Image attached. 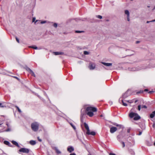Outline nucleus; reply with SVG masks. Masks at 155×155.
<instances>
[{
    "label": "nucleus",
    "instance_id": "obj_1",
    "mask_svg": "<svg viewBox=\"0 0 155 155\" xmlns=\"http://www.w3.org/2000/svg\"><path fill=\"white\" fill-rule=\"evenodd\" d=\"M97 111L96 108L92 107H88L86 108V111L87 114L90 117H92L94 114V112Z\"/></svg>",
    "mask_w": 155,
    "mask_h": 155
},
{
    "label": "nucleus",
    "instance_id": "obj_2",
    "mask_svg": "<svg viewBox=\"0 0 155 155\" xmlns=\"http://www.w3.org/2000/svg\"><path fill=\"white\" fill-rule=\"evenodd\" d=\"M129 116L130 118H134V120H138L140 118V117L137 114L133 112L129 114Z\"/></svg>",
    "mask_w": 155,
    "mask_h": 155
},
{
    "label": "nucleus",
    "instance_id": "obj_3",
    "mask_svg": "<svg viewBox=\"0 0 155 155\" xmlns=\"http://www.w3.org/2000/svg\"><path fill=\"white\" fill-rule=\"evenodd\" d=\"M39 124L37 122L32 123L31 125V127L32 130L34 131H37L39 128Z\"/></svg>",
    "mask_w": 155,
    "mask_h": 155
},
{
    "label": "nucleus",
    "instance_id": "obj_4",
    "mask_svg": "<svg viewBox=\"0 0 155 155\" xmlns=\"http://www.w3.org/2000/svg\"><path fill=\"white\" fill-rule=\"evenodd\" d=\"M84 126L85 129L87 130L86 134L87 135H91L94 136L95 135V133L94 131L90 132L89 127L88 124L86 123H84Z\"/></svg>",
    "mask_w": 155,
    "mask_h": 155
},
{
    "label": "nucleus",
    "instance_id": "obj_5",
    "mask_svg": "<svg viewBox=\"0 0 155 155\" xmlns=\"http://www.w3.org/2000/svg\"><path fill=\"white\" fill-rule=\"evenodd\" d=\"M127 141L129 143H130V146H132L134 145V144L135 141L134 138L131 137V136H130L127 139Z\"/></svg>",
    "mask_w": 155,
    "mask_h": 155
},
{
    "label": "nucleus",
    "instance_id": "obj_6",
    "mask_svg": "<svg viewBox=\"0 0 155 155\" xmlns=\"http://www.w3.org/2000/svg\"><path fill=\"white\" fill-rule=\"evenodd\" d=\"M19 152H21L25 153H28L29 152L30 150L28 148H21L19 150Z\"/></svg>",
    "mask_w": 155,
    "mask_h": 155
},
{
    "label": "nucleus",
    "instance_id": "obj_7",
    "mask_svg": "<svg viewBox=\"0 0 155 155\" xmlns=\"http://www.w3.org/2000/svg\"><path fill=\"white\" fill-rule=\"evenodd\" d=\"M142 69V68L141 67L138 66L134 68L130 67L128 69L130 71H135L139 70Z\"/></svg>",
    "mask_w": 155,
    "mask_h": 155
},
{
    "label": "nucleus",
    "instance_id": "obj_8",
    "mask_svg": "<svg viewBox=\"0 0 155 155\" xmlns=\"http://www.w3.org/2000/svg\"><path fill=\"white\" fill-rule=\"evenodd\" d=\"M68 123L70 124L71 126L72 127L74 131L77 132L76 128V124L75 123L73 122H68Z\"/></svg>",
    "mask_w": 155,
    "mask_h": 155
},
{
    "label": "nucleus",
    "instance_id": "obj_9",
    "mask_svg": "<svg viewBox=\"0 0 155 155\" xmlns=\"http://www.w3.org/2000/svg\"><path fill=\"white\" fill-rule=\"evenodd\" d=\"M96 65L95 63L90 62L89 64V68L90 70H94L95 68Z\"/></svg>",
    "mask_w": 155,
    "mask_h": 155
},
{
    "label": "nucleus",
    "instance_id": "obj_10",
    "mask_svg": "<svg viewBox=\"0 0 155 155\" xmlns=\"http://www.w3.org/2000/svg\"><path fill=\"white\" fill-rule=\"evenodd\" d=\"M117 128L115 127H112L110 128V132L111 133H113L117 130Z\"/></svg>",
    "mask_w": 155,
    "mask_h": 155
},
{
    "label": "nucleus",
    "instance_id": "obj_11",
    "mask_svg": "<svg viewBox=\"0 0 155 155\" xmlns=\"http://www.w3.org/2000/svg\"><path fill=\"white\" fill-rule=\"evenodd\" d=\"M74 150V147L71 146H68V152L71 153Z\"/></svg>",
    "mask_w": 155,
    "mask_h": 155
},
{
    "label": "nucleus",
    "instance_id": "obj_12",
    "mask_svg": "<svg viewBox=\"0 0 155 155\" xmlns=\"http://www.w3.org/2000/svg\"><path fill=\"white\" fill-rule=\"evenodd\" d=\"M101 63L105 66L109 67L112 66V64L111 63H107L104 62H101Z\"/></svg>",
    "mask_w": 155,
    "mask_h": 155
},
{
    "label": "nucleus",
    "instance_id": "obj_13",
    "mask_svg": "<svg viewBox=\"0 0 155 155\" xmlns=\"http://www.w3.org/2000/svg\"><path fill=\"white\" fill-rule=\"evenodd\" d=\"M28 70L29 71L32 76L34 77H35V75L34 73L31 69L29 68H28Z\"/></svg>",
    "mask_w": 155,
    "mask_h": 155
},
{
    "label": "nucleus",
    "instance_id": "obj_14",
    "mask_svg": "<svg viewBox=\"0 0 155 155\" xmlns=\"http://www.w3.org/2000/svg\"><path fill=\"white\" fill-rule=\"evenodd\" d=\"M122 138V136L120 134L118 135L117 137V140L120 142L121 141V140Z\"/></svg>",
    "mask_w": 155,
    "mask_h": 155
},
{
    "label": "nucleus",
    "instance_id": "obj_15",
    "mask_svg": "<svg viewBox=\"0 0 155 155\" xmlns=\"http://www.w3.org/2000/svg\"><path fill=\"white\" fill-rule=\"evenodd\" d=\"M29 143L31 145H34L36 144V141L35 140H31L30 141Z\"/></svg>",
    "mask_w": 155,
    "mask_h": 155
},
{
    "label": "nucleus",
    "instance_id": "obj_16",
    "mask_svg": "<svg viewBox=\"0 0 155 155\" xmlns=\"http://www.w3.org/2000/svg\"><path fill=\"white\" fill-rule=\"evenodd\" d=\"M54 54L55 55H62L64 54V53L61 52H54Z\"/></svg>",
    "mask_w": 155,
    "mask_h": 155
},
{
    "label": "nucleus",
    "instance_id": "obj_17",
    "mask_svg": "<svg viewBox=\"0 0 155 155\" xmlns=\"http://www.w3.org/2000/svg\"><path fill=\"white\" fill-rule=\"evenodd\" d=\"M146 143L147 145L149 146H151L153 144V143L151 141H147L146 142Z\"/></svg>",
    "mask_w": 155,
    "mask_h": 155
},
{
    "label": "nucleus",
    "instance_id": "obj_18",
    "mask_svg": "<svg viewBox=\"0 0 155 155\" xmlns=\"http://www.w3.org/2000/svg\"><path fill=\"white\" fill-rule=\"evenodd\" d=\"M54 149L55 150L57 154H60L61 153V152L58 149L57 147H54Z\"/></svg>",
    "mask_w": 155,
    "mask_h": 155
},
{
    "label": "nucleus",
    "instance_id": "obj_19",
    "mask_svg": "<svg viewBox=\"0 0 155 155\" xmlns=\"http://www.w3.org/2000/svg\"><path fill=\"white\" fill-rule=\"evenodd\" d=\"M154 116H155V110L150 115V117L151 118H153Z\"/></svg>",
    "mask_w": 155,
    "mask_h": 155
},
{
    "label": "nucleus",
    "instance_id": "obj_20",
    "mask_svg": "<svg viewBox=\"0 0 155 155\" xmlns=\"http://www.w3.org/2000/svg\"><path fill=\"white\" fill-rule=\"evenodd\" d=\"M12 143L14 145H15L16 146L19 147V145L17 142L16 141H12Z\"/></svg>",
    "mask_w": 155,
    "mask_h": 155
},
{
    "label": "nucleus",
    "instance_id": "obj_21",
    "mask_svg": "<svg viewBox=\"0 0 155 155\" xmlns=\"http://www.w3.org/2000/svg\"><path fill=\"white\" fill-rule=\"evenodd\" d=\"M4 143L5 144L8 145V146H10V145L11 144V143L8 141L6 140L4 141Z\"/></svg>",
    "mask_w": 155,
    "mask_h": 155
},
{
    "label": "nucleus",
    "instance_id": "obj_22",
    "mask_svg": "<svg viewBox=\"0 0 155 155\" xmlns=\"http://www.w3.org/2000/svg\"><path fill=\"white\" fill-rule=\"evenodd\" d=\"M124 13L125 14L127 15V16H130V13L128 10H125Z\"/></svg>",
    "mask_w": 155,
    "mask_h": 155
},
{
    "label": "nucleus",
    "instance_id": "obj_23",
    "mask_svg": "<svg viewBox=\"0 0 155 155\" xmlns=\"http://www.w3.org/2000/svg\"><path fill=\"white\" fill-rule=\"evenodd\" d=\"M113 124L114 125L116 126L117 127H119L120 128L122 126V125H121L119 124L115 123H114Z\"/></svg>",
    "mask_w": 155,
    "mask_h": 155
},
{
    "label": "nucleus",
    "instance_id": "obj_24",
    "mask_svg": "<svg viewBox=\"0 0 155 155\" xmlns=\"http://www.w3.org/2000/svg\"><path fill=\"white\" fill-rule=\"evenodd\" d=\"M15 107H16V108L17 109V110L19 112V113H21V110L17 106H15Z\"/></svg>",
    "mask_w": 155,
    "mask_h": 155
},
{
    "label": "nucleus",
    "instance_id": "obj_25",
    "mask_svg": "<svg viewBox=\"0 0 155 155\" xmlns=\"http://www.w3.org/2000/svg\"><path fill=\"white\" fill-rule=\"evenodd\" d=\"M121 101H122V104H123V105L124 106H127V104L126 103H125L123 100H121Z\"/></svg>",
    "mask_w": 155,
    "mask_h": 155
},
{
    "label": "nucleus",
    "instance_id": "obj_26",
    "mask_svg": "<svg viewBox=\"0 0 155 155\" xmlns=\"http://www.w3.org/2000/svg\"><path fill=\"white\" fill-rule=\"evenodd\" d=\"M120 143L122 144V147H124L125 146V143L123 141H121L120 142Z\"/></svg>",
    "mask_w": 155,
    "mask_h": 155
},
{
    "label": "nucleus",
    "instance_id": "obj_27",
    "mask_svg": "<svg viewBox=\"0 0 155 155\" xmlns=\"http://www.w3.org/2000/svg\"><path fill=\"white\" fill-rule=\"evenodd\" d=\"M96 17L97 18L100 19H101L102 18V16H101V15H97L96 16Z\"/></svg>",
    "mask_w": 155,
    "mask_h": 155
},
{
    "label": "nucleus",
    "instance_id": "obj_28",
    "mask_svg": "<svg viewBox=\"0 0 155 155\" xmlns=\"http://www.w3.org/2000/svg\"><path fill=\"white\" fill-rule=\"evenodd\" d=\"M84 53L85 55H87L89 54V52L86 51H84Z\"/></svg>",
    "mask_w": 155,
    "mask_h": 155
},
{
    "label": "nucleus",
    "instance_id": "obj_29",
    "mask_svg": "<svg viewBox=\"0 0 155 155\" xmlns=\"http://www.w3.org/2000/svg\"><path fill=\"white\" fill-rule=\"evenodd\" d=\"M83 32V31H76L75 32L76 33H81Z\"/></svg>",
    "mask_w": 155,
    "mask_h": 155
},
{
    "label": "nucleus",
    "instance_id": "obj_30",
    "mask_svg": "<svg viewBox=\"0 0 155 155\" xmlns=\"http://www.w3.org/2000/svg\"><path fill=\"white\" fill-rule=\"evenodd\" d=\"M84 115V113H83L82 112V110H81V119H82V117Z\"/></svg>",
    "mask_w": 155,
    "mask_h": 155
},
{
    "label": "nucleus",
    "instance_id": "obj_31",
    "mask_svg": "<svg viewBox=\"0 0 155 155\" xmlns=\"http://www.w3.org/2000/svg\"><path fill=\"white\" fill-rule=\"evenodd\" d=\"M141 108H144L146 109L147 108V107L146 105H142L141 106Z\"/></svg>",
    "mask_w": 155,
    "mask_h": 155
},
{
    "label": "nucleus",
    "instance_id": "obj_32",
    "mask_svg": "<svg viewBox=\"0 0 155 155\" xmlns=\"http://www.w3.org/2000/svg\"><path fill=\"white\" fill-rule=\"evenodd\" d=\"M141 108V106L140 105H139L138 106V109L139 110H140Z\"/></svg>",
    "mask_w": 155,
    "mask_h": 155
},
{
    "label": "nucleus",
    "instance_id": "obj_33",
    "mask_svg": "<svg viewBox=\"0 0 155 155\" xmlns=\"http://www.w3.org/2000/svg\"><path fill=\"white\" fill-rule=\"evenodd\" d=\"M31 48L34 49H37L38 48L37 47H36V46H31V47H30Z\"/></svg>",
    "mask_w": 155,
    "mask_h": 155
},
{
    "label": "nucleus",
    "instance_id": "obj_34",
    "mask_svg": "<svg viewBox=\"0 0 155 155\" xmlns=\"http://www.w3.org/2000/svg\"><path fill=\"white\" fill-rule=\"evenodd\" d=\"M53 26L54 27L56 28L57 26V24L56 23H54L53 24Z\"/></svg>",
    "mask_w": 155,
    "mask_h": 155
},
{
    "label": "nucleus",
    "instance_id": "obj_35",
    "mask_svg": "<svg viewBox=\"0 0 155 155\" xmlns=\"http://www.w3.org/2000/svg\"><path fill=\"white\" fill-rule=\"evenodd\" d=\"M16 41H17L18 43H19V40L18 39L17 37H16Z\"/></svg>",
    "mask_w": 155,
    "mask_h": 155
},
{
    "label": "nucleus",
    "instance_id": "obj_36",
    "mask_svg": "<svg viewBox=\"0 0 155 155\" xmlns=\"http://www.w3.org/2000/svg\"><path fill=\"white\" fill-rule=\"evenodd\" d=\"M69 155H76L74 153H71Z\"/></svg>",
    "mask_w": 155,
    "mask_h": 155
},
{
    "label": "nucleus",
    "instance_id": "obj_37",
    "mask_svg": "<svg viewBox=\"0 0 155 155\" xmlns=\"http://www.w3.org/2000/svg\"><path fill=\"white\" fill-rule=\"evenodd\" d=\"M154 92V91H150L148 93H149L151 94H152V93H153Z\"/></svg>",
    "mask_w": 155,
    "mask_h": 155
},
{
    "label": "nucleus",
    "instance_id": "obj_38",
    "mask_svg": "<svg viewBox=\"0 0 155 155\" xmlns=\"http://www.w3.org/2000/svg\"><path fill=\"white\" fill-rule=\"evenodd\" d=\"M46 22V21H41V24H44Z\"/></svg>",
    "mask_w": 155,
    "mask_h": 155
},
{
    "label": "nucleus",
    "instance_id": "obj_39",
    "mask_svg": "<svg viewBox=\"0 0 155 155\" xmlns=\"http://www.w3.org/2000/svg\"><path fill=\"white\" fill-rule=\"evenodd\" d=\"M38 139L39 141L41 142L42 141L41 139H39V137H38Z\"/></svg>",
    "mask_w": 155,
    "mask_h": 155
},
{
    "label": "nucleus",
    "instance_id": "obj_40",
    "mask_svg": "<svg viewBox=\"0 0 155 155\" xmlns=\"http://www.w3.org/2000/svg\"><path fill=\"white\" fill-rule=\"evenodd\" d=\"M127 20L128 21H130V16H127Z\"/></svg>",
    "mask_w": 155,
    "mask_h": 155
},
{
    "label": "nucleus",
    "instance_id": "obj_41",
    "mask_svg": "<svg viewBox=\"0 0 155 155\" xmlns=\"http://www.w3.org/2000/svg\"><path fill=\"white\" fill-rule=\"evenodd\" d=\"M109 155H116V154L114 153H109Z\"/></svg>",
    "mask_w": 155,
    "mask_h": 155
},
{
    "label": "nucleus",
    "instance_id": "obj_42",
    "mask_svg": "<svg viewBox=\"0 0 155 155\" xmlns=\"http://www.w3.org/2000/svg\"><path fill=\"white\" fill-rule=\"evenodd\" d=\"M143 91H140V92H137V94H139V93H143Z\"/></svg>",
    "mask_w": 155,
    "mask_h": 155
},
{
    "label": "nucleus",
    "instance_id": "obj_43",
    "mask_svg": "<svg viewBox=\"0 0 155 155\" xmlns=\"http://www.w3.org/2000/svg\"><path fill=\"white\" fill-rule=\"evenodd\" d=\"M35 20V18H33L32 19V22H34Z\"/></svg>",
    "mask_w": 155,
    "mask_h": 155
},
{
    "label": "nucleus",
    "instance_id": "obj_44",
    "mask_svg": "<svg viewBox=\"0 0 155 155\" xmlns=\"http://www.w3.org/2000/svg\"><path fill=\"white\" fill-rule=\"evenodd\" d=\"M3 106L2 105V103H0V107H3Z\"/></svg>",
    "mask_w": 155,
    "mask_h": 155
},
{
    "label": "nucleus",
    "instance_id": "obj_45",
    "mask_svg": "<svg viewBox=\"0 0 155 155\" xmlns=\"http://www.w3.org/2000/svg\"><path fill=\"white\" fill-rule=\"evenodd\" d=\"M148 91V89H145L144 90V91H146V92H147Z\"/></svg>",
    "mask_w": 155,
    "mask_h": 155
},
{
    "label": "nucleus",
    "instance_id": "obj_46",
    "mask_svg": "<svg viewBox=\"0 0 155 155\" xmlns=\"http://www.w3.org/2000/svg\"><path fill=\"white\" fill-rule=\"evenodd\" d=\"M141 134H142V132L140 131L139 132V134H138V135H140Z\"/></svg>",
    "mask_w": 155,
    "mask_h": 155
},
{
    "label": "nucleus",
    "instance_id": "obj_47",
    "mask_svg": "<svg viewBox=\"0 0 155 155\" xmlns=\"http://www.w3.org/2000/svg\"><path fill=\"white\" fill-rule=\"evenodd\" d=\"M131 154H132L134 155V151H132V152L131 153Z\"/></svg>",
    "mask_w": 155,
    "mask_h": 155
},
{
    "label": "nucleus",
    "instance_id": "obj_48",
    "mask_svg": "<svg viewBox=\"0 0 155 155\" xmlns=\"http://www.w3.org/2000/svg\"><path fill=\"white\" fill-rule=\"evenodd\" d=\"M150 22H152V21H147V23H150Z\"/></svg>",
    "mask_w": 155,
    "mask_h": 155
},
{
    "label": "nucleus",
    "instance_id": "obj_49",
    "mask_svg": "<svg viewBox=\"0 0 155 155\" xmlns=\"http://www.w3.org/2000/svg\"><path fill=\"white\" fill-rule=\"evenodd\" d=\"M150 21H152V22L155 21V19L154 20H153Z\"/></svg>",
    "mask_w": 155,
    "mask_h": 155
},
{
    "label": "nucleus",
    "instance_id": "obj_50",
    "mask_svg": "<svg viewBox=\"0 0 155 155\" xmlns=\"http://www.w3.org/2000/svg\"><path fill=\"white\" fill-rule=\"evenodd\" d=\"M15 78H16V79H18V77H14Z\"/></svg>",
    "mask_w": 155,
    "mask_h": 155
},
{
    "label": "nucleus",
    "instance_id": "obj_51",
    "mask_svg": "<svg viewBox=\"0 0 155 155\" xmlns=\"http://www.w3.org/2000/svg\"><path fill=\"white\" fill-rule=\"evenodd\" d=\"M140 42V41H136V43H138Z\"/></svg>",
    "mask_w": 155,
    "mask_h": 155
},
{
    "label": "nucleus",
    "instance_id": "obj_52",
    "mask_svg": "<svg viewBox=\"0 0 155 155\" xmlns=\"http://www.w3.org/2000/svg\"><path fill=\"white\" fill-rule=\"evenodd\" d=\"M9 130V129H7L6 131H8Z\"/></svg>",
    "mask_w": 155,
    "mask_h": 155
},
{
    "label": "nucleus",
    "instance_id": "obj_53",
    "mask_svg": "<svg viewBox=\"0 0 155 155\" xmlns=\"http://www.w3.org/2000/svg\"><path fill=\"white\" fill-rule=\"evenodd\" d=\"M100 116H101V117H103V115H100Z\"/></svg>",
    "mask_w": 155,
    "mask_h": 155
},
{
    "label": "nucleus",
    "instance_id": "obj_54",
    "mask_svg": "<svg viewBox=\"0 0 155 155\" xmlns=\"http://www.w3.org/2000/svg\"><path fill=\"white\" fill-rule=\"evenodd\" d=\"M155 9V6L153 8V10H154Z\"/></svg>",
    "mask_w": 155,
    "mask_h": 155
},
{
    "label": "nucleus",
    "instance_id": "obj_55",
    "mask_svg": "<svg viewBox=\"0 0 155 155\" xmlns=\"http://www.w3.org/2000/svg\"><path fill=\"white\" fill-rule=\"evenodd\" d=\"M105 68L106 69H107V70H108L109 69H107L106 68Z\"/></svg>",
    "mask_w": 155,
    "mask_h": 155
},
{
    "label": "nucleus",
    "instance_id": "obj_56",
    "mask_svg": "<svg viewBox=\"0 0 155 155\" xmlns=\"http://www.w3.org/2000/svg\"><path fill=\"white\" fill-rule=\"evenodd\" d=\"M153 127H154V124H153Z\"/></svg>",
    "mask_w": 155,
    "mask_h": 155
},
{
    "label": "nucleus",
    "instance_id": "obj_57",
    "mask_svg": "<svg viewBox=\"0 0 155 155\" xmlns=\"http://www.w3.org/2000/svg\"><path fill=\"white\" fill-rule=\"evenodd\" d=\"M154 145L155 146V142L154 143Z\"/></svg>",
    "mask_w": 155,
    "mask_h": 155
},
{
    "label": "nucleus",
    "instance_id": "obj_58",
    "mask_svg": "<svg viewBox=\"0 0 155 155\" xmlns=\"http://www.w3.org/2000/svg\"><path fill=\"white\" fill-rule=\"evenodd\" d=\"M37 21H35V23H36V22H37Z\"/></svg>",
    "mask_w": 155,
    "mask_h": 155
},
{
    "label": "nucleus",
    "instance_id": "obj_59",
    "mask_svg": "<svg viewBox=\"0 0 155 155\" xmlns=\"http://www.w3.org/2000/svg\"><path fill=\"white\" fill-rule=\"evenodd\" d=\"M127 102H129V101H127Z\"/></svg>",
    "mask_w": 155,
    "mask_h": 155
},
{
    "label": "nucleus",
    "instance_id": "obj_60",
    "mask_svg": "<svg viewBox=\"0 0 155 155\" xmlns=\"http://www.w3.org/2000/svg\"><path fill=\"white\" fill-rule=\"evenodd\" d=\"M67 150H68V148H67Z\"/></svg>",
    "mask_w": 155,
    "mask_h": 155
}]
</instances>
